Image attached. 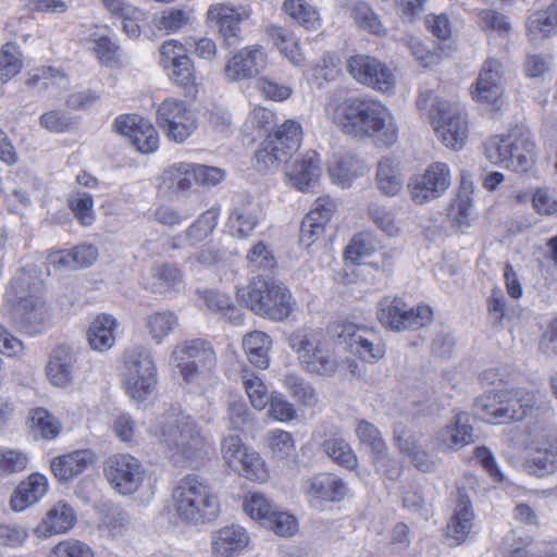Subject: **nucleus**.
Here are the masks:
<instances>
[{"mask_svg":"<svg viewBox=\"0 0 557 557\" xmlns=\"http://www.w3.org/2000/svg\"><path fill=\"white\" fill-rule=\"evenodd\" d=\"M268 35L280 52L293 64H302L305 58L301 53L298 40L290 30L280 26H271L268 28Z\"/></svg>","mask_w":557,"mask_h":557,"instance_id":"38","label":"nucleus"},{"mask_svg":"<svg viewBox=\"0 0 557 557\" xmlns=\"http://www.w3.org/2000/svg\"><path fill=\"white\" fill-rule=\"evenodd\" d=\"M174 509L177 517L190 524L215 520L220 500L208 481L197 474L182 478L173 490Z\"/></svg>","mask_w":557,"mask_h":557,"instance_id":"2","label":"nucleus"},{"mask_svg":"<svg viewBox=\"0 0 557 557\" xmlns=\"http://www.w3.org/2000/svg\"><path fill=\"white\" fill-rule=\"evenodd\" d=\"M472 431L467 414L457 413L451 423L436 432L433 442L443 451L458 449L474 442Z\"/></svg>","mask_w":557,"mask_h":557,"instance_id":"21","label":"nucleus"},{"mask_svg":"<svg viewBox=\"0 0 557 557\" xmlns=\"http://www.w3.org/2000/svg\"><path fill=\"white\" fill-rule=\"evenodd\" d=\"M22 54L14 42H7L0 49V79L7 82L17 75L22 69Z\"/></svg>","mask_w":557,"mask_h":557,"instance_id":"50","label":"nucleus"},{"mask_svg":"<svg viewBox=\"0 0 557 557\" xmlns=\"http://www.w3.org/2000/svg\"><path fill=\"white\" fill-rule=\"evenodd\" d=\"M235 470L251 481H263L268 475L260 455L248 448L239 456L238 469Z\"/></svg>","mask_w":557,"mask_h":557,"instance_id":"52","label":"nucleus"},{"mask_svg":"<svg viewBox=\"0 0 557 557\" xmlns=\"http://www.w3.org/2000/svg\"><path fill=\"white\" fill-rule=\"evenodd\" d=\"M267 57L261 46L239 50L225 65L227 79L237 82L251 78L264 70Z\"/></svg>","mask_w":557,"mask_h":557,"instance_id":"16","label":"nucleus"},{"mask_svg":"<svg viewBox=\"0 0 557 557\" xmlns=\"http://www.w3.org/2000/svg\"><path fill=\"white\" fill-rule=\"evenodd\" d=\"M170 79L177 86L195 91L196 73L193 60L186 55L171 65H165Z\"/></svg>","mask_w":557,"mask_h":557,"instance_id":"47","label":"nucleus"},{"mask_svg":"<svg viewBox=\"0 0 557 557\" xmlns=\"http://www.w3.org/2000/svg\"><path fill=\"white\" fill-rule=\"evenodd\" d=\"M375 181L379 190L383 195L387 197L396 196L404 185L399 164L392 158L381 159L377 164Z\"/></svg>","mask_w":557,"mask_h":557,"instance_id":"33","label":"nucleus"},{"mask_svg":"<svg viewBox=\"0 0 557 557\" xmlns=\"http://www.w3.org/2000/svg\"><path fill=\"white\" fill-rule=\"evenodd\" d=\"M122 377L123 386L131 398L146 399L157 384V366L152 351L141 345L126 349Z\"/></svg>","mask_w":557,"mask_h":557,"instance_id":"6","label":"nucleus"},{"mask_svg":"<svg viewBox=\"0 0 557 557\" xmlns=\"http://www.w3.org/2000/svg\"><path fill=\"white\" fill-rule=\"evenodd\" d=\"M271 344V338L261 331L250 332L243 338V347L249 361L259 369L269 367Z\"/></svg>","mask_w":557,"mask_h":557,"instance_id":"35","label":"nucleus"},{"mask_svg":"<svg viewBox=\"0 0 557 557\" xmlns=\"http://www.w3.org/2000/svg\"><path fill=\"white\" fill-rule=\"evenodd\" d=\"M75 522V513L71 506L64 503L55 504L45 516L36 529L38 535L48 537L69 531Z\"/></svg>","mask_w":557,"mask_h":557,"instance_id":"29","label":"nucleus"},{"mask_svg":"<svg viewBox=\"0 0 557 557\" xmlns=\"http://www.w3.org/2000/svg\"><path fill=\"white\" fill-rule=\"evenodd\" d=\"M268 447L277 459H286L295 450L290 433L282 430H274L268 435Z\"/></svg>","mask_w":557,"mask_h":557,"instance_id":"57","label":"nucleus"},{"mask_svg":"<svg viewBox=\"0 0 557 557\" xmlns=\"http://www.w3.org/2000/svg\"><path fill=\"white\" fill-rule=\"evenodd\" d=\"M473 518L474 513L469 496L459 491L456 509L447 524V536L455 540V544L465 542L472 530Z\"/></svg>","mask_w":557,"mask_h":557,"instance_id":"27","label":"nucleus"},{"mask_svg":"<svg viewBox=\"0 0 557 557\" xmlns=\"http://www.w3.org/2000/svg\"><path fill=\"white\" fill-rule=\"evenodd\" d=\"M190 165L193 178L197 184L212 187L220 184L225 177V172L220 168L195 163H190Z\"/></svg>","mask_w":557,"mask_h":557,"instance_id":"63","label":"nucleus"},{"mask_svg":"<svg viewBox=\"0 0 557 557\" xmlns=\"http://www.w3.org/2000/svg\"><path fill=\"white\" fill-rule=\"evenodd\" d=\"M536 395L524 388L500 391L475 400V413L490 423L500 424L523 420L536 405Z\"/></svg>","mask_w":557,"mask_h":557,"instance_id":"5","label":"nucleus"},{"mask_svg":"<svg viewBox=\"0 0 557 557\" xmlns=\"http://www.w3.org/2000/svg\"><path fill=\"white\" fill-rule=\"evenodd\" d=\"M248 542L249 537L244 528L239 525L224 527L212 536V555L214 557H232L243 550Z\"/></svg>","mask_w":557,"mask_h":557,"instance_id":"25","label":"nucleus"},{"mask_svg":"<svg viewBox=\"0 0 557 557\" xmlns=\"http://www.w3.org/2000/svg\"><path fill=\"white\" fill-rule=\"evenodd\" d=\"M129 141L140 153H152L159 147V136L154 126L145 120H139V126L132 134Z\"/></svg>","mask_w":557,"mask_h":557,"instance_id":"51","label":"nucleus"},{"mask_svg":"<svg viewBox=\"0 0 557 557\" xmlns=\"http://www.w3.org/2000/svg\"><path fill=\"white\" fill-rule=\"evenodd\" d=\"M172 358L181 368L185 381H190L197 373L210 371L215 366L214 350L208 342L200 338L177 345Z\"/></svg>","mask_w":557,"mask_h":557,"instance_id":"14","label":"nucleus"},{"mask_svg":"<svg viewBox=\"0 0 557 557\" xmlns=\"http://www.w3.org/2000/svg\"><path fill=\"white\" fill-rule=\"evenodd\" d=\"M50 557H94L90 547L78 540H66L55 545Z\"/></svg>","mask_w":557,"mask_h":557,"instance_id":"61","label":"nucleus"},{"mask_svg":"<svg viewBox=\"0 0 557 557\" xmlns=\"http://www.w3.org/2000/svg\"><path fill=\"white\" fill-rule=\"evenodd\" d=\"M528 34L532 39L545 38L557 30V0L545 10L530 15L527 22Z\"/></svg>","mask_w":557,"mask_h":557,"instance_id":"36","label":"nucleus"},{"mask_svg":"<svg viewBox=\"0 0 557 557\" xmlns=\"http://www.w3.org/2000/svg\"><path fill=\"white\" fill-rule=\"evenodd\" d=\"M342 343H345L350 352L357 355L366 362H375L381 359L385 350L381 345H375L372 341L363 336L360 330H356L352 324H344L342 332L337 334Z\"/></svg>","mask_w":557,"mask_h":557,"instance_id":"23","label":"nucleus"},{"mask_svg":"<svg viewBox=\"0 0 557 557\" xmlns=\"http://www.w3.org/2000/svg\"><path fill=\"white\" fill-rule=\"evenodd\" d=\"M158 126L174 143L185 141L197 127L195 114L183 100L168 98L157 110Z\"/></svg>","mask_w":557,"mask_h":557,"instance_id":"10","label":"nucleus"},{"mask_svg":"<svg viewBox=\"0 0 557 557\" xmlns=\"http://www.w3.org/2000/svg\"><path fill=\"white\" fill-rule=\"evenodd\" d=\"M69 207L81 225L89 226L95 221L94 199L89 193L75 191L67 199Z\"/></svg>","mask_w":557,"mask_h":557,"instance_id":"49","label":"nucleus"},{"mask_svg":"<svg viewBox=\"0 0 557 557\" xmlns=\"http://www.w3.org/2000/svg\"><path fill=\"white\" fill-rule=\"evenodd\" d=\"M282 10L306 29H318L321 26L319 11L305 0H285Z\"/></svg>","mask_w":557,"mask_h":557,"instance_id":"37","label":"nucleus"},{"mask_svg":"<svg viewBox=\"0 0 557 557\" xmlns=\"http://www.w3.org/2000/svg\"><path fill=\"white\" fill-rule=\"evenodd\" d=\"M351 14L360 28L374 35H384L386 33L379 15L368 3L362 1L355 3Z\"/></svg>","mask_w":557,"mask_h":557,"instance_id":"53","label":"nucleus"},{"mask_svg":"<svg viewBox=\"0 0 557 557\" xmlns=\"http://www.w3.org/2000/svg\"><path fill=\"white\" fill-rule=\"evenodd\" d=\"M417 107L428 112L437 138L448 148L460 150L468 136L466 114L449 102L438 99L432 91L421 92Z\"/></svg>","mask_w":557,"mask_h":557,"instance_id":"3","label":"nucleus"},{"mask_svg":"<svg viewBox=\"0 0 557 557\" xmlns=\"http://www.w3.org/2000/svg\"><path fill=\"white\" fill-rule=\"evenodd\" d=\"M177 325V318L171 311H158L145 318V326L156 343L168 336Z\"/></svg>","mask_w":557,"mask_h":557,"instance_id":"45","label":"nucleus"},{"mask_svg":"<svg viewBox=\"0 0 557 557\" xmlns=\"http://www.w3.org/2000/svg\"><path fill=\"white\" fill-rule=\"evenodd\" d=\"M91 41L94 42L92 51L102 64L110 65L116 60L119 46L110 37L94 34Z\"/></svg>","mask_w":557,"mask_h":557,"instance_id":"62","label":"nucleus"},{"mask_svg":"<svg viewBox=\"0 0 557 557\" xmlns=\"http://www.w3.org/2000/svg\"><path fill=\"white\" fill-rule=\"evenodd\" d=\"M258 224L257 214L250 200L242 201L230 213L228 226L240 238L247 237Z\"/></svg>","mask_w":557,"mask_h":557,"instance_id":"40","label":"nucleus"},{"mask_svg":"<svg viewBox=\"0 0 557 557\" xmlns=\"http://www.w3.org/2000/svg\"><path fill=\"white\" fill-rule=\"evenodd\" d=\"M356 434L361 443L371 448L377 471L383 472L391 480L397 479L399 470L394 467L389 469L395 461L388 457L387 447L380 431L372 423L361 420L357 424Z\"/></svg>","mask_w":557,"mask_h":557,"instance_id":"17","label":"nucleus"},{"mask_svg":"<svg viewBox=\"0 0 557 557\" xmlns=\"http://www.w3.org/2000/svg\"><path fill=\"white\" fill-rule=\"evenodd\" d=\"M104 475L114 491L129 495L141 486L145 469L137 458L117 454L107 460Z\"/></svg>","mask_w":557,"mask_h":557,"instance_id":"12","label":"nucleus"},{"mask_svg":"<svg viewBox=\"0 0 557 557\" xmlns=\"http://www.w3.org/2000/svg\"><path fill=\"white\" fill-rule=\"evenodd\" d=\"M348 73L360 84L382 92L395 88L396 79L392 70L375 57L368 54L352 55L347 60Z\"/></svg>","mask_w":557,"mask_h":557,"instance_id":"13","label":"nucleus"},{"mask_svg":"<svg viewBox=\"0 0 557 557\" xmlns=\"http://www.w3.org/2000/svg\"><path fill=\"white\" fill-rule=\"evenodd\" d=\"M47 478L39 473H33L27 481L22 482L11 496V508L22 511L37 503L47 492Z\"/></svg>","mask_w":557,"mask_h":557,"instance_id":"28","label":"nucleus"},{"mask_svg":"<svg viewBox=\"0 0 557 557\" xmlns=\"http://www.w3.org/2000/svg\"><path fill=\"white\" fill-rule=\"evenodd\" d=\"M92 462L94 454L90 450H75L53 458L50 468L59 481L66 482L84 472Z\"/></svg>","mask_w":557,"mask_h":557,"instance_id":"24","label":"nucleus"},{"mask_svg":"<svg viewBox=\"0 0 557 557\" xmlns=\"http://www.w3.org/2000/svg\"><path fill=\"white\" fill-rule=\"evenodd\" d=\"M500 69V62L495 59H488L483 63L472 91L475 101L488 104L498 103L503 95Z\"/></svg>","mask_w":557,"mask_h":557,"instance_id":"19","label":"nucleus"},{"mask_svg":"<svg viewBox=\"0 0 557 557\" xmlns=\"http://www.w3.org/2000/svg\"><path fill=\"white\" fill-rule=\"evenodd\" d=\"M364 162L352 153H339L334 157L329 166V174L334 183L343 187L349 186L351 181L364 174Z\"/></svg>","mask_w":557,"mask_h":557,"instance_id":"30","label":"nucleus"},{"mask_svg":"<svg viewBox=\"0 0 557 557\" xmlns=\"http://www.w3.org/2000/svg\"><path fill=\"white\" fill-rule=\"evenodd\" d=\"M451 183V174L448 164L444 162L431 163L422 174L413 175L408 189L412 201L423 205L444 195Z\"/></svg>","mask_w":557,"mask_h":557,"instance_id":"11","label":"nucleus"},{"mask_svg":"<svg viewBox=\"0 0 557 557\" xmlns=\"http://www.w3.org/2000/svg\"><path fill=\"white\" fill-rule=\"evenodd\" d=\"M263 524L281 536H292L297 531L296 518L287 512L274 510Z\"/></svg>","mask_w":557,"mask_h":557,"instance_id":"60","label":"nucleus"},{"mask_svg":"<svg viewBox=\"0 0 557 557\" xmlns=\"http://www.w3.org/2000/svg\"><path fill=\"white\" fill-rule=\"evenodd\" d=\"M152 276L164 288H175L182 283L183 275L175 265L169 263L157 264L152 268Z\"/></svg>","mask_w":557,"mask_h":557,"instance_id":"64","label":"nucleus"},{"mask_svg":"<svg viewBox=\"0 0 557 557\" xmlns=\"http://www.w3.org/2000/svg\"><path fill=\"white\" fill-rule=\"evenodd\" d=\"M512 138L513 135L491 137L485 144L486 158L492 163L502 164L507 168L508 162L512 163L509 152L511 151Z\"/></svg>","mask_w":557,"mask_h":557,"instance_id":"54","label":"nucleus"},{"mask_svg":"<svg viewBox=\"0 0 557 557\" xmlns=\"http://www.w3.org/2000/svg\"><path fill=\"white\" fill-rule=\"evenodd\" d=\"M244 510L251 518L258 519L264 524L275 508L262 494L252 493L245 500Z\"/></svg>","mask_w":557,"mask_h":557,"instance_id":"59","label":"nucleus"},{"mask_svg":"<svg viewBox=\"0 0 557 557\" xmlns=\"http://www.w3.org/2000/svg\"><path fill=\"white\" fill-rule=\"evenodd\" d=\"M323 451L338 466L352 470L358 465V459L349 443L343 438L334 437L322 443Z\"/></svg>","mask_w":557,"mask_h":557,"instance_id":"43","label":"nucleus"},{"mask_svg":"<svg viewBox=\"0 0 557 557\" xmlns=\"http://www.w3.org/2000/svg\"><path fill=\"white\" fill-rule=\"evenodd\" d=\"M524 470L532 475L544 476L557 470V433L545 430L533 441V451L523 463Z\"/></svg>","mask_w":557,"mask_h":557,"instance_id":"15","label":"nucleus"},{"mask_svg":"<svg viewBox=\"0 0 557 557\" xmlns=\"http://www.w3.org/2000/svg\"><path fill=\"white\" fill-rule=\"evenodd\" d=\"M511 144V151L509 152L512 163L508 162L507 169L516 172L528 171L533 161L535 144L531 140L529 134L525 133H520L519 136L513 135Z\"/></svg>","mask_w":557,"mask_h":557,"instance_id":"39","label":"nucleus"},{"mask_svg":"<svg viewBox=\"0 0 557 557\" xmlns=\"http://www.w3.org/2000/svg\"><path fill=\"white\" fill-rule=\"evenodd\" d=\"M284 386L290 395L306 407H313L318 403V395L314 388L304 377L290 373L284 377Z\"/></svg>","mask_w":557,"mask_h":557,"instance_id":"48","label":"nucleus"},{"mask_svg":"<svg viewBox=\"0 0 557 557\" xmlns=\"http://www.w3.org/2000/svg\"><path fill=\"white\" fill-rule=\"evenodd\" d=\"M115 327L116 321L112 315L104 313L97 315L86 333L90 348L97 351L110 349L115 342Z\"/></svg>","mask_w":557,"mask_h":557,"instance_id":"31","label":"nucleus"},{"mask_svg":"<svg viewBox=\"0 0 557 557\" xmlns=\"http://www.w3.org/2000/svg\"><path fill=\"white\" fill-rule=\"evenodd\" d=\"M159 441L172 456L193 459L206 445L197 423L186 416L164 422L160 428Z\"/></svg>","mask_w":557,"mask_h":557,"instance_id":"8","label":"nucleus"},{"mask_svg":"<svg viewBox=\"0 0 557 557\" xmlns=\"http://www.w3.org/2000/svg\"><path fill=\"white\" fill-rule=\"evenodd\" d=\"M191 170L190 163L181 162L173 164L162 173L159 188L169 195H177L188 190L193 185Z\"/></svg>","mask_w":557,"mask_h":557,"instance_id":"34","label":"nucleus"},{"mask_svg":"<svg viewBox=\"0 0 557 557\" xmlns=\"http://www.w3.org/2000/svg\"><path fill=\"white\" fill-rule=\"evenodd\" d=\"M486 311L490 322L494 326L502 324L504 319L509 318L511 308L507 304L504 292L495 287L486 300Z\"/></svg>","mask_w":557,"mask_h":557,"instance_id":"56","label":"nucleus"},{"mask_svg":"<svg viewBox=\"0 0 557 557\" xmlns=\"http://www.w3.org/2000/svg\"><path fill=\"white\" fill-rule=\"evenodd\" d=\"M18 323L28 333H39L50 320V312L45 301L38 297L22 299L16 308Z\"/></svg>","mask_w":557,"mask_h":557,"instance_id":"26","label":"nucleus"},{"mask_svg":"<svg viewBox=\"0 0 557 557\" xmlns=\"http://www.w3.org/2000/svg\"><path fill=\"white\" fill-rule=\"evenodd\" d=\"M300 366L310 374L332 376L337 371L338 362L331 351L319 345Z\"/></svg>","mask_w":557,"mask_h":557,"instance_id":"41","label":"nucleus"},{"mask_svg":"<svg viewBox=\"0 0 557 557\" xmlns=\"http://www.w3.org/2000/svg\"><path fill=\"white\" fill-rule=\"evenodd\" d=\"M243 384L250 399L252 407L262 410L269 404L271 396L268 394L267 386L258 376H244Z\"/></svg>","mask_w":557,"mask_h":557,"instance_id":"58","label":"nucleus"},{"mask_svg":"<svg viewBox=\"0 0 557 557\" xmlns=\"http://www.w3.org/2000/svg\"><path fill=\"white\" fill-rule=\"evenodd\" d=\"M220 210L211 208L203 212L187 230L184 234L178 235L175 239H184L188 245H195L208 237L209 234L215 228Z\"/></svg>","mask_w":557,"mask_h":557,"instance_id":"42","label":"nucleus"},{"mask_svg":"<svg viewBox=\"0 0 557 557\" xmlns=\"http://www.w3.org/2000/svg\"><path fill=\"white\" fill-rule=\"evenodd\" d=\"M379 321L391 330L401 331L419 329L432 320V309L429 306L408 308L399 298H383L377 305Z\"/></svg>","mask_w":557,"mask_h":557,"instance_id":"9","label":"nucleus"},{"mask_svg":"<svg viewBox=\"0 0 557 557\" xmlns=\"http://www.w3.org/2000/svg\"><path fill=\"white\" fill-rule=\"evenodd\" d=\"M331 117L341 132L352 138L376 137L382 145L391 146L398 137L388 109L371 98L345 99L334 107Z\"/></svg>","mask_w":557,"mask_h":557,"instance_id":"1","label":"nucleus"},{"mask_svg":"<svg viewBox=\"0 0 557 557\" xmlns=\"http://www.w3.org/2000/svg\"><path fill=\"white\" fill-rule=\"evenodd\" d=\"M305 492L315 498L338 502L346 494L344 481L331 474H320L305 483Z\"/></svg>","mask_w":557,"mask_h":557,"instance_id":"32","label":"nucleus"},{"mask_svg":"<svg viewBox=\"0 0 557 557\" xmlns=\"http://www.w3.org/2000/svg\"><path fill=\"white\" fill-rule=\"evenodd\" d=\"M237 296L256 314L273 321L286 320L294 310L295 300L289 290L273 280L256 276Z\"/></svg>","mask_w":557,"mask_h":557,"instance_id":"4","label":"nucleus"},{"mask_svg":"<svg viewBox=\"0 0 557 557\" xmlns=\"http://www.w3.org/2000/svg\"><path fill=\"white\" fill-rule=\"evenodd\" d=\"M448 216L453 227L465 232L471 225L473 220L472 202L468 195H458L449 208Z\"/></svg>","mask_w":557,"mask_h":557,"instance_id":"55","label":"nucleus"},{"mask_svg":"<svg viewBox=\"0 0 557 557\" xmlns=\"http://www.w3.org/2000/svg\"><path fill=\"white\" fill-rule=\"evenodd\" d=\"M208 18L219 29L227 46L237 44L240 33V23L248 17L245 11L226 3L211 4L208 9Z\"/></svg>","mask_w":557,"mask_h":557,"instance_id":"18","label":"nucleus"},{"mask_svg":"<svg viewBox=\"0 0 557 557\" xmlns=\"http://www.w3.org/2000/svg\"><path fill=\"white\" fill-rule=\"evenodd\" d=\"M288 345L297 354L300 363L321 345V335L311 329L302 327L288 336Z\"/></svg>","mask_w":557,"mask_h":557,"instance_id":"44","label":"nucleus"},{"mask_svg":"<svg viewBox=\"0 0 557 557\" xmlns=\"http://www.w3.org/2000/svg\"><path fill=\"white\" fill-rule=\"evenodd\" d=\"M76 362V354L70 346H57L51 351L46 367V374L50 383L57 387L70 385L74 377Z\"/></svg>","mask_w":557,"mask_h":557,"instance_id":"20","label":"nucleus"},{"mask_svg":"<svg viewBox=\"0 0 557 557\" xmlns=\"http://www.w3.org/2000/svg\"><path fill=\"white\" fill-rule=\"evenodd\" d=\"M302 137L301 126L296 121H286L269 134L256 152L259 171L277 169L286 163L299 149Z\"/></svg>","mask_w":557,"mask_h":557,"instance_id":"7","label":"nucleus"},{"mask_svg":"<svg viewBox=\"0 0 557 557\" xmlns=\"http://www.w3.org/2000/svg\"><path fill=\"white\" fill-rule=\"evenodd\" d=\"M30 421L34 433L44 440H52L60 434L61 423L45 408L32 410Z\"/></svg>","mask_w":557,"mask_h":557,"instance_id":"46","label":"nucleus"},{"mask_svg":"<svg viewBox=\"0 0 557 557\" xmlns=\"http://www.w3.org/2000/svg\"><path fill=\"white\" fill-rule=\"evenodd\" d=\"M289 183L299 190L312 187L321 175L318 153L308 151L300 159L294 161L286 172Z\"/></svg>","mask_w":557,"mask_h":557,"instance_id":"22","label":"nucleus"}]
</instances>
